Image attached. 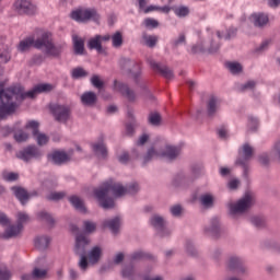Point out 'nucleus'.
Masks as SVG:
<instances>
[{
	"mask_svg": "<svg viewBox=\"0 0 280 280\" xmlns=\"http://www.w3.org/2000/svg\"><path fill=\"white\" fill-rule=\"evenodd\" d=\"M52 89L51 83H39L25 92V88L19 83L5 89V83L0 82V120L3 121L10 115H14L19 103L21 104L25 100H35L36 95H40V93H51Z\"/></svg>",
	"mask_w": 280,
	"mask_h": 280,
	"instance_id": "obj_1",
	"label": "nucleus"
},
{
	"mask_svg": "<svg viewBox=\"0 0 280 280\" xmlns=\"http://www.w3.org/2000/svg\"><path fill=\"white\" fill-rule=\"evenodd\" d=\"M112 192L115 198H121L126 196V194L135 196V194H139V184L132 182L131 184L124 186L121 183H116L113 179L103 183L101 187L95 188L93 191L94 198L102 209H115V199L110 196Z\"/></svg>",
	"mask_w": 280,
	"mask_h": 280,
	"instance_id": "obj_2",
	"label": "nucleus"
},
{
	"mask_svg": "<svg viewBox=\"0 0 280 280\" xmlns=\"http://www.w3.org/2000/svg\"><path fill=\"white\" fill-rule=\"evenodd\" d=\"M32 47L35 49L44 48L46 56L49 58H60L62 51H65V44H54V38L49 32L43 33L37 39H35L34 36L26 37L19 43L18 50H20L21 54H25V51H30Z\"/></svg>",
	"mask_w": 280,
	"mask_h": 280,
	"instance_id": "obj_3",
	"label": "nucleus"
},
{
	"mask_svg": "<svg viewBox=\"0 0 280 280\" xmlns=\"http://www.w3.org/2000/svg\"><path fill=\"white\" fill-rule=\"evenodd\" d=\"M89 244H91V240L84 236V234L77 235L74 254L80 257L79 268L83 271H86L89 268V257H86V246H89Z\"/></svg>",
	"mask_w": 280,
	"mask_h": 280,
	"instance_id": "obj_4",
	"label": "nucleus"
},
{
	"mask_svg": "<svg viewBox=\"0 0 280 280\" xmlns=\"http://www.w3.org/2000/svg\"><path fill=\"white\" fill-rule=\"evenodd\" d=\"M70 19H72V21H77V23H89V21L100 23L101 16L96 9L79 8L70 13Z\"/></svg>",
	"mask_w": 280,
	"mask_h": 280,
	"instance_id": "obj_5",
	"label": "nucleus"
},
{
	"mask_svg": "<svg viewBox=\"0 0 280 280\" xmlns=\"http://www.w3.org/2000/svg\"><path fill=\"white\" fill-rule=\"evenodd\" d=\"M15 156L23 163H32V161H40L43 159V150L36 144H30L18 151Z\"/></svg>",
	"mask_w": 280,
	"mask_h": 280,
	"instance_id": "obj_6",
	"label": "nucleus"
},
{
	"mask_svg": "<svg viewBox=\"0 0 280 280\" xmlns=\"http://www.w3.org/2000/svg\"><path fill=\"white\" fill-rule=\"evenodd\" d=\"M250 207H253V195L247 191L236 203L230 205V214L242 215V213H246Z\"/></svg>",
	"mask_w": 280,
	"mask_h": 280,
	"instance_id": "obj_7",
	"label": "nucleus"
},
{
	"mask_svg": "<svg viewBox=\"0 0 280 280\" xmlns=\"http://www.w3.org/2000/svg\"><path fill=\"white\" fill-rule=\"evenodd\" d=\"M49 109L55 121H58L59 124H67L71 117V107L68 105L51 104L49 105Z\"/></svg>",
	"mask_w": 280,
	"mask_h": 280,
	"instance_id": "obj_8",
	"label": "nucleus"
},
{
	"mask_svg": "<svg viewBox=\"0 0 280 280\" xmlns=\"http://www.w3.org/2000/svg\"><path fill=\"white\" fill-rule=\"evenodd\" d=\"M250 159H253V147L250 144H243V152L236 161L235 165H240L243 168V176L246 180H248V163H250Z\"/></svg>",
	"mask_w": 280,
	"mask_h": 280,
	"instance_id": "obj_9",
	"label": "nucleus"
},
{
	"mask_svg": "<svg viewBox=\"0 0 280 280\" xmlns=\"http://www.w3.org/2000/svg\"><path fill=\"white\" fill-rule=\"evenodd\" d=\"M39 128L40 124L36 120H30L25 125V130H32V136L34 137L37 145H39V148H43V145H47V143H49V136L40 133Z\"/></svg>",
	"mask_w": 280,
	"mask_h": 280,
	"instance_id": "obj_10",
	"label": "nucleus"
},
{
	"mask_svg": "<svg viewBox=\"0 0 280 280\" xmlns=\"http://www.w3.org/2000/svg\"><path fill=\"white\" fill-rule=\"evenodd\" d=\"M72 154L73 150H70L69 153H67V151L52 150L46 155V158L49 163H52V165H65V163H69V161H71Z\"/></svg>",
	"mask_w": 280,
	"mask_h": 280,
	"instance_id": "obj_11",
	"label": "nucleus"
},
{
	"mask_svg": "<svg viewBox=\"0 0 280 280\" xmlns=\"http://www.w3.org/2000/svg\"><path fill=\"white\" fill-rule=\"evenodd\" d=\"M151 226L155 229L159 237H170L172 231L165 226V219L159 214H153L149 220Z\"/></svg>",
	"mask_w": 280,
	"mask_h": 280,
	"instance_id": "obj_12",
	"label": "nucleus"
},
{
	"mask_svg": "<svg viewBox=\"0 0 280 280\" xmlns=\"http://www.w3.org/2000/svg\"><path fill=\"white\" fill-rule=\"evenodd\" d=\"M18 14H26V16H34L37 12V8L30 0H18L14 3Z\"/></svg>",
	"mask_w": 280,
	"mask_h": 280,
	"instance_id": "obj_13",
	"label": "nucleus"
},
{
	"mask_svg": "<svg viewBox=\"0 0 280 280\" xmlns=\"http://www.w3.org/2000/svg\"><path fill=\"white\" fill-rule=\"evenodd\" d=\"M114 86L117 89V91L128 100L129 102H137V93L135 90L130 89V85L124 82H118L117 80L114 81Z\"/></svg>",
	"mask_w": 280,
	"mask_h": 280,
	"instance_id": "obj_14",
	"label": "nucleus"
},
{
	"mask_svg": "<svg viewBox=\"0 0 280 280\" xmlns=\"http://www.w3.org/2000/svg\"><path fill=\"white\" fill-rule=\"evenodd\" d=\"M228 268L236 275H246L248 268L244 266V260L237 256H231L228 260Z\"/></svg>",
	"mask_w": 280,
	"mask_h": 280,
	"instance_id": "obj_15",
	"label": "nucleus"
},
{
	"mask_svg": "<svg viewBox=\"0 0 280 280\" xmlns=\"http://www.w3.org/2000/svg\"><path fill=\"white\" fill-rule=\"evenodd\" d=\"M205 233L213 240H219L222 235V229L220 228V219L214 217L210 220V224L205 228Z\"/></svg>",
	"mask_w": 280,
	"mask_h": 280,
	"instance_id": "obj_16",
	"label": "nucleus"
},
{
	"mask_svg": "<svg viewBox=\"0 0 280 280\" xmlns=\"http://www.w3.org/2000/svg\"><path fill=\"white\" fill-rule=\"evenodd\" d=\"M148 62L153 71H159L166 80H174V71L167 66H161V63L154 61V59H148Z\"/></svg>",
	"mask_w": 280,
	"mask_h": 280,
	"instance_id": "obj_17",
	"label": "nucleus"
},
{
	"mask_svg": "<svg viewBox=\"0 0 280 280\" xmlns=\"http://www.w3.org/2000/svg\"><path fill=\"white\" fill-rule=\"evenodd\" d=\"M250 21L254 27L262 30V27H266L270 23V16L264 12H256L250 15Z\"/></svg>",
	"mask_w": 280,
	"mask_h": 280,
	"instance_id": "obj_18",
	"label": "nucleus"
},
{
	"mask_svg": "<svg viewBox=\"0 0 280 280\" xmlns=\"http://www.w3.org/2000/svg\"><path fill=\"white\" fill-rule=\"evenodd\" d=\"M11 191L13 192V196H15L16 200L22 205V207H25L30 202V192L27 189L21 187V186H13L11 187Z\"/></svg>",
	"mask_w": 280,
	"mask_h": 280,
	"instance_id": "obj_19",
	"label": "nucleus"
},
{
	"mask_svg": "<svg viewBox=\"0 0 280 280\" xmlns=\"http://www.w3.org/2000/svg\"><path fill=\"white\" fill-rule=\"evenodd\" d=\"M178 156H180V148L174 145H166L165 150L160 152V158L167 161H176Z\"/></svg>",
	"mask_w": 280,
	"mask_h": 280,
	"instance_id": "obj_20",
	"label": "nucleus"
},
{
	"mask_svg": "<svg viewBox=\"0 0 280 280\" xmlns=\"http://www.w3.org/2000/svg\"><path fill=\"white\" fill-rule=\"evenodd\" d=\"M119 67L124 73H132L133 69H141L137 61L122 57L119 60Z\"/></svg>",
	"mask_w": 280,
	"mask_h": 280,
	"instance_id": "obj_21",
	"label": "nucleus"
},
{
	"mask_svg": "<svg viewBox=\"0 0 280 280\" xmlns=\"http://www.w3.org/2000/svg\"><path fill=\"white\" fill-rule=\"evenodd\" d=\"M121 226V219L119 217H115L114 219H108L103 221V229H109V231L117 235L119 233V228Z\"/></svg>",
	"mask_w": 280,
	"mask_h": 280,
	"instance_id": "obj_22",
	"label": "nucleus"
},
{
	"mask_svg": "<svg viewBox=\"0 0 280 280\" xmlns=\"http://www.w3.org/2000/svg\"><path fill=\"white\" fill-rule=\"evenodd\" d=\"M91 147L96 156H101L102 159L108 158V148H106L104 139H101L98 142L92 143Z\"/></svg>",
	"mask_w": 280,
	"mask_h": 280,
	"instance_id": "obj_23",
	"label": "nucleus"
},
{
	"mask_svg": "<svg viewBox=\"0 0 280 280\" xmlns=\"http://www.w3.org/2000/svg\"><path fill=\"white\" fill-rule=\"evenodd\" d=\"M21 231H23V225L21 223L11 225L4 231L2 237L3 240H12V237H19V235H21Z\"/></svg>",
	"mask_w": 280,
	"mask_h": 280,
	"instance_id": "obj_24",
	"label": "nucleus"
},
{
	"mask_svg": "<svg viewBox=\"0 0 280 280\" xmlns=\"http://www.w3.org/2000/svg\"><path fill=\"white\" fill-rule=\"evenodd\" d=\"M81 103L83 106H95L97 104V94L92 91L84 92L81 95Z\"/></svg>",
	"mask_w": 280,
	"mask_h": 280,
	"instance_id": "obj_25",
	"label": "nucleus"
},
{
	"mask_svg": "<svg viewBox=\"0 0 280 280\" xmlns=\"http://www.w3.org/2000/svg\"><path fill=\"white\" fill-rule=\"evenodd\" d=\"M89 49H95L97 54H106V49L102 47V35H95L88 43Z\"/></svg>",
	"mask_w": 280,
	"mask_h": 280,
	"instance_id": "obj_26",
	"label": "nucleus"
},
{
	"mask_svg": "<svg viewBox=\"0 0 280 280\" xmlns=\"http://www.w3.org/2000/svg\"><path fill=\"white\" fill-rule=\"evenodd\" d=\"M68 200L77 211L86 213V206H84V200H82V198L77 195H72L68 198Z\"/></svg>",
	"mask_w": 280,
	"mask_h": 280,
	"instance_id": "obj_27",
	"label": "nucleus"
},
{
	"mask_svg": "<svg viewBox=\"0 0 280 280\" xmlns=\"http://www.w3.org/2000/svg\"><path fill=\"white\" fill-rule=\"evenodd\" d=\"M88 258L90 264H92L93 266H95V264H100V259H102V247H92V250H90L88 254Z\"/></svg>",
	"mask_w": 280,
	"mask_h": 280,
	"instance_id": "obj_28",
	"label": "nucleus"
},
{
	"mask_svg": "<svg viewBox=\"0 0 280 280\" xmlns=\"http://www.w3.org/2000/svg\"><path fill=\"white\" fill-rule=\"evenodd\" d=\"M218 113V96L211 95L207 103V115L208 117H215Z\"/></svg>",
	"mask_w": 280,
	"mask_h": 280,
	"instance_id": "obj_29",
	"label": "nucleus"
},
{
	"mask_svg": "<svg viewBox=\"0 0 280 280\" xmlns=\"http://www.w3.org/2000/svg\"><path fill=\"white\" fill-rule=\"evenodd\" d=\"M37 220H39V222H46V224H48L49 226H55L56 225V219H54V217L51 215V213L42 210L39 212H37Z\"/></svg>",
	"mask_w": 280,
	"mask_h": 280,
	"instance_id": "obj_30",
	"label": "nucleus"
},
{
	"mask_svg": "<svg viewBox=\"0 0 280 280\" xmlns=\"http://www.w3.org/2000/svg\"><path fill=\"white\" fill-rule=\"evenodd\" d=\"M32 275L35 280H47V279H49V269L34 267L32 270Z\"/></svg>",
	"mask_w": 280,
	"mask_h": 280,
	"instance_id": "obj_31",
	"label": "nucleus"
},
{
	"mask_svg": "<svg viewBox=\"0 0 280 280\" xmlns=\"http://www.w3.org/2000/svg\"><path fill=\"white\" fill-rule=\"evenodd\" d=\"M73 52L74 56H84V39L78 36L73 37Z\"/></svg>",
	"mask_w": 280,
	"mask_h": 280,
	"instance_id": "obj_32",
	"label": "nucleus"
},
{
	"mask_svg": "<svg viewBox=\"0 0 280 280\" xmlns=\"http://www.w3.org/2000/svg\"><path fill=\"white\" fill-rule=\"evenodd\" d=\"M50 242H51V238L49 236H37L35 238V247L38 250H47V248H49Z\"/></svg>",
	"mask_w": 280,
	"mask_h": 280,
	"instance_id": "obj_33",
	"label": "nucleus"
},
{
	"mask_svg": "<svg viewBox=\"0 0 280 280\" xmlns=\"http://www.w3.org/2000/svg\"><path fill=\"white\" fill-rule=\"evenodd\" d=\"M199 202L201 203L202 207H205V209H213L215 199L211 194H203L199 197Z\"/></svg>",
	"mask_w": 280,
	"mask_h": 280,
	"instance_id": "obj_34",
	"label": "nucleus"
},
{
	"mask_svg": "<svg viewBox=\"0 0 280 280\" xmlns=\"http://www.w3.org/2000/svg\"><path fill=\"white\" fill-rule=\"evenodd\" d=\"M159 156H161V152H158L153 147H151L148 149L147 154L143 156L142 165H148L152 159H159Z\"/></svg>",
	"mask_w": 280,
	"mask_h": 280,
	"instance_id": "obj_35",
	"label": "nucleus"
},
{
	"mask_svg": "<svg viewBox=\"0 0 280 280\" xmlns=\"http://www.w3.org/2000/svg\"><path fill=\"white\" fill-rule=\"evenodd\" d=\"M148 257V254H145L143 250H136L128 256V259L131 264L135 265L137 264V261H141L142 259H145Z\"/></svg>",
	"mask_w": 280,
	"mask_h": 280,
	"instance_id": "obj_36",
	"label": "nucleus"
},
{
	"mask_svg": "<svg viewBox=\"0 0 280 280\" xmlns=\"http://www.w3.org/2000/svg\"><path fill=\"white\" fill-rule=\"evenodd\" d=\"M163 121V117L159 114V112H153L149 114L148 122L150 126L159 127L161 126V122Z\"/></svg>",
	"mask_w": 280,
	"mask_h": 280,
	"instance_id": "obj_37",
	"label": "nucleus"
},
{
	"mask_svg": "<svg viewBox=\"0 0 280 280\" xmlns=\"http://www.w3.org/2000/svg\"><path fill=\"white\" fill-rule=\"evenodd\" d=\"M142 38L144 40V45L147 47H150V49H154V47H156V44L159 43V37L156 35L144 34Z\"/></svg>",
	"mask_w": 280,
	"mask_h": 280,
	"instance_id": "obj_38",
	"label": "nucleus"
},
{
	"mask_svg": "<svg viewBox=\"0 0 280 280\" xmlns=\"http://www.w3.org/2000/svg\"><path fill=\"white\" fill-rule=\"evenodd\" d=\"M187 183H194V179L185 176L183 173L177 174L173 180V185H175V187L187 185Z\"/></svg>",
	"mask_w": 280,
	"mask_h": 280,
	"instance_id": "obj_39",
	"label": "nucleus"
},
{
	"mask_svg": "<svg viewBox=\"0 0 280 280\" xmlns=\"http://www.w3.org/2000/svg\"><path fill=\"white\" fill-rule=\"evenodd\" d=\"M172 10L174 14H176V16H178L179 19H185V16H189V7H172Z\"/></svg>",
	"mask_w": 280,
	"mask_h": 280,
	"instance_id": "obj_40",
	"label": "nucleus"
},
{
	"mask_svg": "<svg viewBox=\"0 0 280 280\" xmlns=\"http://www.w3.org/2000/svg\"><path fill=\"white\" fill-rule=\"evenodd\" d=\"M135 265L132 262L125 265L121 270L124 279H132V277H135Z\"/></svg>",
	"mask_w": 280,
	"mask_h": 280,
	"instance_id": "obj_41",
	"label": "nucleus"
},
{
	"mask_svg": "<svg viewBox=\"0 0 280 280\" xmlns=\"http://www.w3.org/2000/svg\"><path fill=\"white\" fill-rule=\"evenodd\" d=\"M112 45L115 49H119L124 45V35L121 32L118 31L112 35Z\"/></svg>",
	"mask_w": 280,
	"mask_h": 280,
	"instance_id": "obj_42",
	"label": "nucleus"
},
{
	"mask_svg": "<svg viewBox=\"0 0 280 280\" xmlns=\"http://www.w3.org/2000/svg\"><path fill=\"white\" fill-rule=\"evenodd\" d=\"M88 75L89 72H86L82 67L74 68L71 72V78L73 80H80V78H86Z\"/></svg>",
	"mask_w": 280,
	"mask_h": 280,
	"instance_id": "obj_43",
	"label": "nucleus"
},
{
	"mask_svg": "<svg viewBox=\"0 0 280 280\" xmlns=\"http://www.w3.org/2000/svg\"><path fill=\"white\" fill-rule=\"evenodd\" d=\"M226 68L233 75H237V73H242L243 71L242 63L240 62H228Z\"/></svg>",
	"mask_w": 280,
	"mask_h": 280,
	"instance_id": "obj_44",
	"label": "nucleus"
},
{
	"mask_svg": "<svg viewBox=\"0 0 280 280\" xmlns=\"http://www.w3.org/2000/svg\"><path fill=\"white\" fill-rule=\"evenodd\" d=\"M0 280H12V271L5 265H0Z\"/></svg>",
	"mask_w": 280,
	"mask_h": 280,
	"instance_id": "obj_45",
	"label": "nucleus"
},
{
	"mask_svg": "<svg viewBox=\"0 0 280 280\" xmlns=\"http://www.w3.org/2000/svg\"><path fill=\"white\" fill-rule=\"evenodd\" d=\"M97 230V224L93 221H89V220H85L83 221V231L84 233H95V231Z\"/></svg>",
	"mask_w": 280,
	"mask_h": 280,
	"instance_id": "obj_46",
	"label": "nucleus"
},
{
	"mask_svg": "<svg viewBox=\"0 0 280 280\" xmlns=\"http://www.w3.org/2000/svg\"><path fill=\"white\" fill-rule=\"evenodd\" d=\"M90 82L94 89H97V91H101V89H104V81L100 78L97 74H93L90 79Z\"/></svg>",
	"mask_w": 280,
	"mask_h": 280,
	"instance_id": "obj_47",
	"label": "nucleus"
},
{
	"mask_svg": "<svg viewBox=\"0 0 280 280\" xmlns=\"http://www.w3.org/2000/svg\"><path fill=\"white\" fill-rule=\"evenodd\" d=\"M13 137L16 143H25L30 139V135L23 130H19Z\"/></svg>",
	"mask_w": 280,
	"mask_h": 280,
	"instance_id": "obj_48",
	"label": "nucleus"
},
{
	"mask_svg": "<svg viewBox=\"0 0 280 280\" xmlns=\"http://www.w3.org/2000/svg\"><path fill=\"white\" fill-rule=\"evenodd\" d=\"M187 37L185 36V33L179 34L178 38L174 39L172 42L173 49H177V47H180V45H186Z\"/></svg>",
	"mask_w": 280,
	"mask_h": 280,
	"instance_id": "obj_49",
	"label": "nucleus"
},
{
	"mask_svg": "<svg viewBox=\"0 0 280 280\" xmlns=\"http://www.w3.org/2000/svg\"><path fill=\"white\" fill-rule=\"evenodd\" d=\"M186 253L189 257H196L198 255V249L194 246V242L186 241Z\"/></svg>",
	"mask_w": 280,
	"mask_h": 280,
	"instance_id": "obj_50",
	"label": "nucleus"
},
{
	"mask_svg": "<svg viewBox=\"0 0 280 280\" xmlns=\"http://www.w3.org/2000/svg\"><path fill=\"white\" fill-rule=\"evenodd\" d=\"M250 222L254 226H256V229H264V226H266V219L261 217H253Z\"/></svg>",
	"mask_w": 280,
	"mask_h": 280,
	"instance_id": "obj_51",
	"label": "nucleus"
},
{
	"mask_svg": "<svg viewBox=\"0 0 280 280\" xmlns=\"http://www.w3.org/2000/svg\"><path fill=\"white\" fill-rule=\"evenodd\" d=\"M248 128L250 132H257V129L259 128V120L253 116H249Z\"/></svg>",
	"mask_w": 280,
	"mask_h": 280,
	"instance_id": "obj_52",
	"label": "nucleus"
},
{
	"mask_svg": "<svg viewBox=\"0 0 280 280\" xmlns=\"http://www.w3.org/2000/svg\"><path fill=\"white\" fill-rule=\"evenodd\" d=\"M62 198H65V192H50L46 196V200H49L50 202L62 200Z\"/></svg>",
	"mask_w": 280,
	"mask_h": 280,
	"instance_id": "obj_53",
	"label": "nucleus"
},
{
	"mask_svg": "<svg viewBox=\"0 0 280 280\" xmlns=\"http://www.w3.org/2000/svg\"><path fill=\"white\" fill-rule=\"evenodd\" d=\"M3 180H5L7 183H14L16 180H19V173H5L2 175Z\"/></svg>",
	"mask_w": 280,
	"mask_h": 280,
	"instance_id": "obj_54",
	"label": "nucleus"
},
{
	"mask_svg": "<svg viewBox=\"0 0 280 280\" xmlns=\"http://www.w3.org/2000/svg\"><path fill=\"white\" fill-rule=\"evenodd\" d=\"M202 172H205V166L202 164H194L191 166V173L195 176V178H198V176H200Z\"/></svg>",
	"mask_w": 280,
	"mask_h": 280,
	"instance_id": "obj_55",
	"label": "nucleus"
},
{
	"mask_svg": "<svg viewBox=\"0 0 280 280\" xmlns=\"http://www.w3.org/2000/svg\"><path fill=\"white\" fill-rule=\"evenodd\" d=\"M220 51V43L211 40L210 47L206 49L208 54H218Z\"/></svg>",
	"mask_w": 280,
	"mask_h": 280,
	"instance_id": "obj_56",
	"label": "nucleus"
},
{
	"mask_svg": "<svg viewBox=\"0 0 280 280\" xmlns=\"http://www.w3.org/2000/svg\"><path fill=\"white\" fill-rule=\"evenodd\" d=\"M191 54H207V48L203 44H197L191 47Z\"/></svg>",
	"mask_w": 280,
	"mask_h": 280,
	"instance_id": "obj_57",
	"label": "nucleus"
},
{
	"mask_svg": "<svg viewBox=\"0 0 280 280\" xmlns=\"http://www.w3.org/2000/svg\"><path fill=\"white\" fill-rule=\"evenodd\" d=\"M137 126V122H128L126 124L125 130L127 137H132L135 135V128Z\"/></svg>",
	"mask_w": 280,
	"mask_h": 280,
	"instance_id": "obj_58",
	"label": "nucleus"
},
{
	"mask_svg": "<svg viewBox=\"0 0 280 280\" xmlns=\"http://www.w3.org/2000/svg\"><path fill=\"white\" fill-rule=\"evenodd\" d=\"M237 36V28L236 27H230L226 30V34L224 36L225 40H231V38H235Z\"/></svg>",
	"mask_w": 280,
	"mask_h": 280,
	"instance_id": "obj_59",
	"label": "nucleus"
},
{
	"mask_svg": "<svg viewBox=\"0 0 280 280\" xmlns=\"http://www.w3.org/2000/svg\"><path fill=\"white\" fill-rule=\"evenodd\" d=\"M25 222H30V215L25 212H19L18 213V224H25Z\"/></svg>",
	"mask_w": 280,
	"mask_h": 280,
	"instance_id": "obj_60",
	"label": "nucleus"
},
{
	"mask_svg": "<svg viewBox=\"0 0 280 280\" xmlns=\"http://www.w3.org/2000/svg\"><path fill=\"white\" fill-rule=\"evenodd\" d=\"M171 213L174 215V218H180V214L183 213V207H180V205L171 207Z\"/></svg>",
	"mask_w": 280,
	"mask_h": 280,
	"instance_id": "obj_61",
	"label": "nucleus"
},
{
	"mask_svg": "<svg viewBox=\"0 0 280 280\" xmlns=\"http://www.w3.org/2000/svg\"><path fill=\"white\" fill-rule=\"evenodd\" d=\"M118 161H119V163H121L122 165L128 164V162L130 161V153H128L127 151H124V152L118 156Z\"/></svg>",
	"mask_w": 280,
	"mask_h": 280,
	"instance_id": "obj_62",
	"label": "nucleus"
},
{
	"mask_svg": "<svg viewBox=\"0 0 280 280\" xmlns=\"http://www.w3.org/2000/svg\"><path fill=\"white\" fill-rule=\"evenodd\" d=\"M144 24H145V27H152L153 30L159 27V21L150 18L144 20Z\"/></svg>",
	"mask_w": 280,
	"mask_h": 280,
	"instance_id": "obj_63",
	"label": "nucleus"
},
{
	"mask_svg": "<svg viewBox=\"0 0 280 280\" xmlns=\"http://www.w3.org/2000/svg\"><path fill=\"white\" fill-rule=\"evenodd\" d=\"M273 154L278 158V161H280V140L273 145Z\"/></svg>",
	"mask_w": 280,
	"mask_h": 280,
	"instance_id": "obj_64",
	"label": "nucleus"
}]
</instances>
